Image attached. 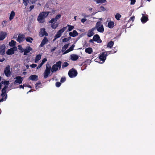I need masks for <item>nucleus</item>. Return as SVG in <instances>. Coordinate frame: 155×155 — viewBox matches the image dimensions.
Here are the masks:
<instances>
[{"mask_svg":"<svg viewBox=\"0 0 155 155\" xmlns=\"http://www.w3.org/2000/svg\"><path fill=\"white\" fill-rule=\"evenodd\" d=\"M68 41V39L67 38H64V39H63L62 41L63 42H66Z\"/></svg>","mask_w":155,"mask_h":155,"instance_id":"obj_51","label":"nucleus"},{"mask_svg":"<svg viewBox=\"0 0 155 155\" xmlns=\"http://www.w3.org/2000/svg\"><path fill=\"white\" fill-rule=\"evenodd\" d=\"M114 44V42L112 41H111L109 42L107 45V47L111 48Z\"/></svg>","mask_w":155,"mask_h":155,"instance_id":"obj_28","label":"nucleus"},{"mask_svg":"<svg viewBox=\"0 0 155 155\" xmlns=\"http://www.w3.org/2000/svg\"><path fill=\"white\" fill-rule=\"evenodd\" d=\"M16 42L13 40H12L11 42H9V45L11 47L14 46L15 45Z\"/></svg>","mask_w":155,"mask_h":155,"instance_id":"obj_30","label":"nucleus"},{"mask_svg":"<svg viewBox=\"0 0 155 155\" xmlns=\"http://www.w3.org/2000/svg\"><path fill=\"white\" fill-rule=\"evenodd\" d=\"M34 7H35V5H34L31 6L29 7V8L30 9V11H31V10H32V9H33L34 8Z\"/></svg>","mask_w":155,"mask_h":155,"instance_id":"obj_53","label":"nucleus"},{"mask_svg":"<svg viewBox=\"0 0 155 155\" xmlns=\"http://www.w3.org/2000/svg\"><path fill=\"white\" fill-rule=\"evenodd\" d=\"M4 85H8L9 84V81H5L3 82Z\"/></svg>","mask_w":155,"mask_h":155,"instance_id":"obj_44","label":"nucleus"},{"mask_svg":"<svg viewBox=\"0 0 155 155\" xmlns=\"http://www.w3.org/2000/svg\"><path fill=\"white\" fill-rule=\"evenodd\" d=\"M106 0H97V3H104L106 1Z\"/></svg>","mask_w":155,"mask_h":155,"instance_id":"obj_39","label":"nucleus"},{"mask_svg":"<svg viewBox=\"0 0 155 155\" xmlns=\"http://www.w3.org/2000/svg\"><path fill=\"white\" fill-rule=\"evenodd\" d=\"M66 80V78L65 77H62L61 79L60 80V82L61 83H63Z\"/></svg>","mask_w":155,"mask_h":155,"instance_id":"obj_38","label":"nucleus"},{"mask_svg":"<svg viewBox=\"0 0 155 155\" xmlns=\"http://www.w3.org/2000/svg\"><path fill=\"white\" fill-rule=\"evenodd\" d=\"M17 48L16 47H14L13 48L8 50L6 53L8 55H11L14 53V52L17 51Z\"/></svg>","mask_w":155,"mask_h":155,"instance_id":"obj_11","label":"nucleus"},{"mask_svg":"<svg viewBox=\"0 0 155 155\" xmlns=\"http://www.w3.org/2000/svg\"><path fill=\"white\" fill-rule=\"evenodd\" d=\"M78 33L76 30L73 31L72 32H70L69 33V35L71 37H75L78 35Z\"/></svg>","mask_w":155,"mask_h":155,"instance_id":"obj_22","label":"nucleus"},{"mask_svg":"<svg viewBox=\"0 0 155 155\" xmlns=\"http://www.w3.org/2000/svg\"><path fill=\"white\" fill-rule=\"evenodd\" d=\"M58 23L55 24V23H54L51 25V27L53 29H55L58 27Z\"/></svg>","mask_w":155,"mask_h":155,"instance_id":"obj_32","label":"nucleus"},{"mask_svg":"<svg viewBox=\"0 0 155 155\" xmlns=\"http://www.w3.org/2000/svg\"><path fill=\"white\" fill-rule=\"evenodd\" d=\"M114 51H115V52H117V47H115L114 48V49H113Z\"/></svg>","mask_w":155,"mask_h":155,"instance_id":"obj_57","label":"nucleus"},{"mask_svg":"<svg viewBox=\"0 0 155 155\" xmlns=\"http://www.w3.org/2000/svg\"><path fill=\"white\" fill-rule=\"evenodd\" d=\"M94 34V32L92 31L91 30H89L88 32L87 36L88 37H90L93 36Z\"/></svg>","mask_w":155,"mask_h":155,"instance_id":"obj_31","label":"nucleus"},{"mask_svg":"<svg viewBox=\"0 0 155 155\" xmlns=\"http://www.w3.org/2000/svg\"><path fill=\"white\" fill-rule=\"evenodd\" d=\"M5 60V58H3L2 59H0V62H2L4 61Z\"/></svg>","mask_w":155,"mask_h":155,"instance_id":"obj_61","label":"nucleus"},{"mask_svg":"<svg viewBox=\"0 0 155 155\" xmlns=\"http://www.w3.org/2000/svg\"><path fill=\"white\" fill-rule=\"evenodd\" d=\"M51 68L50 65L49 64H47L46 66V69L45 70L43 74L44 78H47L49 75L51 71Z\"/></svg>","mask_w":155,"mask_h":155,"instance_id":"obj_3","label":"nucleus"},{"mask_svg":"<svg viewBox=\"0 0 155 155\" xmlns=\"http://www.w3.org/2000/svg\"><path fill=\"white\" fill-rule=\"evenodd\" d=\"M148 20V15L143 16L141 18V21L142 23H145Z\"/></svg>","mask_w":155,"mask_h":155,"instance_id":"obj_21","label":"nucleus"},{"mask_svg":"<svg viewBox=\"0 0 155 155\" xmlns=\"http://www.w3.org/2000/svg\"><path fill=\"white\" fill-rule=\"evenodd\" d=\"M7 33L3 31L0 32V41L3 40L6 37Z\"/></svg>","mask_w":155,"mask_h":155,"instance_id":"obj_17","label":"nucleus"},{"mask_svg":"<svg viewBox=\"0 0 155 155\" xmlns=\"http://www.w3.org/2000/svg\"><path fill=\"white\" fill-rule=\"evenodd\" d=\"M55 21V19H54V18H52L51 20L49 21L48 22L49 23H54V22Z\"/></svg>","mask_w":155,"mask_h":155,"instance_id":"obj_43","label":"nucleus"},{"mask_svg":"<svg viewBox=\"0 0 155 155\" xmlns=\"http://www.w3.org/2000/svg\"><path fill=\"white\" fill-rule=\"evenodd\" d=\"M47 61V59L46 58H44L42 61L41 63L42 64H43Z\"/></svg>","mask_w":155,"mask_h":155,"instance_id":"obj_42","label":"nucleus"},{"mask_svg":"<svg viewBox=\"0 0 155 155\" xmlns=\"http://www.w3.org/2000/svg\"><path fill=\"white\" fill-rule=\"evenodd\" d=\"M25 84V87H29V88H31V86L29 84Z\"/></svg>","mask_w":155,"mask_h":155,"instance_id":"obj_49","label":"nucleus"},{"mask_svg":"<svg viewBox=\"0 0 155 155\" xmlns=\"http://www.w3.org/2000/svg\"><path fill=\"white\" fill-rule=\"evenodd\" d=\"M121 17V15L119 13H117L115 15V18L117 20H119L120 18Z\"/></svg>","mask_w":155,"mask_h":155,"instance_id":"obj_34","label":"nucleus"},{"mask_svg":"<svg viewBox=\"0 0 155 155\" xmlns=\"http://www.w3.org/2000/svg\"><path fill=\"white\" fill-rule=\"evenodd\" d=\"M6 90H3V89L2 90V94L1 95L2 96V97H4L5 96V101L6 99L7 98V94H6Z\"/></svg>","mask_w":155,"mask_h":155,"instance_id":"obj_23","label":"nucleus"},{"mask_svg":"<svg viewBox=\"0 0 155 155\" xmlns=\"http://www.w3.org/2000/svg\"><path fill=\"white\" fill-rule=\"evenodd\" d=\"M71 51L70 50L69 48L68 50H67L64 53V54H66L67 53H68L69 52Z\"/></svg>","mask_w":155,"mask_h":155,"instance_id":"obj_50","label":"nucleus"},{"mask_svg":"<svg viewBox=\"0 0 155 155\" xmlns=\"http://www.w3.org/2000/svg\"><path fill=\"white\" fill-rule=\"evenodd\" d=\"M25 86V84H24L23 85H20L19 87L20 88H22V89H24Z\"/></svg>","mask_w":155,"mask_h":155,"instance_id":"obj_56","label":"nucleus"},{"mask_svg":"<svg viewBox=\"0 0 155 155\" xmlns=\"http://www.w3.org/2000/svg\"><path fill=\"white\" fill-rule=\"evenodd\" d=\"M32 50V48L30 46L27 47L25 49H23V50L22 52L24 51V55H27L29 53L30 51Z\"/></svg>","mask_w":155,"mask_h":155,"instance_id":"obj_15","label":"nucleus"},{"mask_svg":"<svg viewBox=\"0 0 155 155\" xmlns=\"http://www.w3.org/2000/svg\"><path fill=\"white\" fill-rule=\"evenodd\" d=\"M15 79H16V80L14 82V84H20L22 83L23 78L21 76H17Z\"/></svg>","mask_w":155,"mask_h":155,"instance_id":"obj_9","label":"nucleus"},{"mask_svg":"<svg viewBox=\"0 0 155 155\" xmlns=\"http://www.w3.org/2000/svg\"><path fill=\"white\" fill-rule=\"evenodd\" d=\"M48 12H42L40 13L37 18L38 21L39 23H44L45 22V18L48 16Z\"/></svg>","mask_w":155,"mask_h":155,"instance_id":"obj_1","label":"nucleus"},{"mask_svg":"<svg viewBox=\"0 0 155 155\" xmlns=\"http://www.w3.org/2000/svg\"><path fill=\"white\" fill-rule=\"evenodd\" d=\"M100 10L101 11H103L105 10V9L104 7L102 6H101L100 7Z\"/></svg>","mask_w":155,"mask_h":155,"instance_id":"obj_48","label":"nucleus"},{"mask_svg":"<svg viewBox=\"0 0 155 155\" xmlns=\"http://www.w3.org/2000/svg\"><path fill=\"white\" fill-rule=\"evenodd\" d=\"M108 55L106 52H102L99 57V59L102 61L101 63H103L106 59V57Z\"/></svg>","mask_w":155,"mask_h":155,"instance_id":"obj_7","label":"nucleus"},{"mask_svg":"<svg viewBox=\"0 0 155 155\" xmlns=\"http://www.w3.org/2000/svg\"><path fill=\"white\" fill-rule=\"evenodd\" d=\"M41 84V82L37 83L36 84H35V88L36 89L38 88L39 87H38V85H40Z\"/></svg>","mask_w":155,"mask_h":155,"instance_id":"obj_46","label":"nucleus"},{"mask_svg":"<svg viewBox=\"0 0 155 155\" xmlns=\"http://www.w3.org/2000/svg\"><path fill=\"white\" fill-rule=\"evenodd\" d=\"M61 61H59L56 62L55 64L53 65L51 69V72L52 73H54L58 70H60L61 66Z\"/></svg>","mask_w":155,"mask_h":155,"instance_id":"obj_2","label":"nucleus"},{"mask_svg":"<svg viewBox=\"0 0 155 155\" xmlns=\"http://www.w3.org/2000/svg\"><path fill=\"white\" fill-rule=\"evenodd\" d=\"M43 65L41 63H40L37 67V69H38L39 68H40Z\"/></svg>","mask_w":155,"mask_h":155,"instance_id":"obj_55","label":"nucleus"},{"mask_svg":"<svg viewBox=\"0 0 155 155\" xmlns=\"http://www.w3.org/2000/svg\"><path fill=\"white\" fill-rule=\"evenodd\" d=\"M67 26L68 27V30L69 31H71L74 28V27L73 26L67 25Z\"/></svg>","mask_w":155,"mask_h":155,"instance_id":"obj_36","label":"nucleus"},{"mask_svg":"<svg viewBox=\"0 0 155 155\" xmlns=\"http://www.w3.org/2000/svg\"><path fill=\"white\" fill-rule=\"evenodd\" d=\"M82 15L84 17H88V16H87L84 13H83L82 14Z\"/></svg>","mask_w":155,"mask_h":155,"instance_id":"obj_62","label":"nucleus"},{"mask_svg":"<svg viewBox=\"0 0 155 155\" xmlns=\"http://www.w3.org/2000/svg\"><path fill=\"white\" fill-rule=\"evenodd\" d=\"M5 45L3 44L0 45V54L3 55L5 54Z\"/></svg>","mask_w":155,"mask_h":155,"instance_id":"obj_12","label":"nucleus"},{"mask_svg":"<svg viewBox=\"0 0 155 155\" xmlns=\"http://www.w3.org/2000/svg\"><path fill=\"white\" fill-rule=\"evenodd\" d=\"M8 85H5L4 87L3 88V90H6V89L8 88Z\"/></svg>","mask_w":155,"mask_h":155,"instance_id":"obj_58","label":"nucleus"},{"mask_svg":"<svg viewBox=\"0 0 155 155\" xmlns=\"http://www.w3.org/2000/svg\"><path fill=\"white\" fill-rule=\"evenodd\" d=\"M95 29H96V25L94 27L92 28L90 30L91 31H93Z\"/></svg>","mask_w":155,"mask_h":155,"instance_id":"obj_59","label":"nucleus"},{"mask_svg":"<svg viewBox=\"0 0 155 155\" xmlns=\"http://www.w3.org/2000/svg\"><path fill=\"white\" fill-rule=\"evenodd\" d=\"M39 34V36L41 37H42L44 35L47 36L48 35V33L45 31V29L44 28L40 29Z\"/></svg>","mask_w":155,"mask_h":155,"instance_id":"obj_10","label":"nucleus"},{"mask_svg":"<svg viewBox=\"0 0 155 155\" xmlns=\"http://www.w3.org/2000/svg\"><path fill=\"white\" fill-rule=\"evenodd\" d=\"M41 55L40 54L37 55L35 58V63H37L38 61L40 60L41 58Z\"/></svg>","mask_w":155,"mask_h":155,"instance_id":"obj_26","label":"nucleus"},{"mask_svg":"<svg viewBox=\"0 0 155 155\" xmlns=\"http://www.w3.org/2000/svg\"><path fill=\"white\" fill-rule=\"evenodd\" d=\"M78 74L77 71L74 68H72L70 69L68 72V75L71 78H73L76 77Z\"/></svg>","mask_w":155,"mask_h":155,"instance_id":"obj_5","label":"nucleus"},{"mask_svg":"<svg viewBox=\"0 0 155 155\" xmlns=\"http://www.w3.org/2000/svg\"><path fill=\"white\" fill-rule=\"evenodd\" d=\"M61 15L60 14H58L56 15L55 18H54L55 19V21H57L59 18H60Z\"/></svg>","mask_w":155,"mask_h":155,"instance_id":"obj_37","label":"nucleus"},{"mask_svg":"<svg viewBox=\"0 0 155 155\" xmlns=\"http://www.w3.org/2000/svg\"><path fill=\"white\" fill-rule=\"evenodd\" d=\"M4 101V99L2 98V99H0V102H3Z\"/></svg>","mask_w":155,"mask_h":155,"instance_id":"obj_63","label":"nucleus"},{"mask_svg":"<svg viewBox=\"0 0 155 155\" xmlns=\"http://www.w3.org/2000/svg\"><path fill=\"white\" fill-rule=\"evenodd\" d=\"M93 41L94 40L93 39H90L89 40V42L90 43H92L93 42Z\"/></svg>","mask_w":155,"mask_h":155,"instance_id":"obj_64","label":"nucleus"},{"mask_svg":"<svg viewBox=\"0 0 155 155\" xmlns=\"http://www.w3.org/2000/svg\"><path fill=\"white\" fill-rule=\"evenodd\" d=\"M96 28L97 31L101 33H103L104 31V26L101 21L97 22L96 24Z\"/></svg>","mask_w":155,"mask_h":155,"instance_id":"obj_4","label":"nucleus"},{"mask_svg":"<svg viewBox=\"0 0 155 155\" xmlns=\"http://www.w3.org/2000/svg\"><path fill=\"white\" fill-rule=\"evenodd\" d=\"M25 36L23 34L19 35L18 36V38L17 39V41L20 43L21 42H22L24 40Z\"/></svg>","mask_w":155,"mask_h":155,"instance_id":"obj_14","label":"nucleus"},{"mask_svg":"<svg viewBox=\"0 0 155 155\" xmlns=\"http://www.w3.org/2000/svg\"><path fill=\"white\" fill-rule=\"evenodd\" d=\"M75 47V45L74 44L72 45L69 48L70 50L71 51L74 50V48Z\"/></svg>","mask_w":155,"mask_h":155,"instance_id":"obj_45","label":"nucleus"},{"mask_svg":"<svg viewBox=\"0 0 155 155\" xmlns=\"http://www.w3.org/2000/svg\"><path fill=\"white\" fill-rule=\"evenodd\" d=\"M114 25V23L113 21L109 22L108 24V27L110 28H113Z\"/></svg>","mask_w":155,"mask_h":155,"instance_id":"obj_25","label":"nucleus"},{"mask_svg":"<svg viewBox=\"0 0 155 155\" xmlns=\"http://www.w3.org/2000/svg\"><path fill=\"white\" fill-rule=\"evenodd\" d=\"M61 85V82H56L55 84V85L56 87H59Z\"/></svg>","mask_w":155,"mask_h":155,"instance_id":"obj_41","label":"nucleus"},{"mask_svg":"<svg viewBox=\"0 0 155 155\" xmlns=\"http://www.w3.org/2000/svg\"><path fill=\"white\" fill-rule=\"evenodd\" d=\"M69 45V44L64 45L62 47V51H65L68 48Z\"/></svg>","mask_w":155,"mask_h":155,"instance_id":"obj_35","label":"nucleus"},{"mask_svg":"<svg viewBox=\"0 0 155 155\" xmlns=\"http://www.w3.org/2000/svg\"><path fill=\"white\" fill-rule=\"evenodd\" d=\"M37 66V65L35 64H33L31 65H30V66L32 68H35Z\"/></svg>","mask_w":155,"mask_h":155,"instance_id":"obj_47","label":"nucleus"},{"mask_svg":"<svg viewBox=\"0 0 155 155\" xmlns=\"http://www.w3.org/2000/svg\"><path fill=\"white\" fill-rule=\"evenodd\" d=\"M23 3L24 5L26 6L28 4L29 1H30V2L32 4L35 3L37 1V0H22Z\"/></svg>","mask_w":155,"mask_h":155,"instance_id":"obj_16","label":"nucleus"},{"mask_svg":"<svg viewBox=\"0 0 155 155\" xmlns=\"http://www.w3.org/2000/svg\"><path fill=\"white\" fill-rule=\"evenodd\" d=\"M87 20V19L85 18H82L81 19V22L83 23H84Z\"/></svg>","mask_w":155,"mask_h":155,"instance_id":"obj_52","label":"nucleus"},{"mask_svg":"<svg viewBox=\"0 0 155 155\" xmlns=\"http://www.w3.org/2000/svg\"><path fill=\"white\" fill-rule=\"evenodd\" d=\"M69 65L68 63L66 62H64L62 64V68H64L68 66Z\"/></svg>","mask_w":155,"mask_h":155,"instance_id":"obj_33","label":"nucleus"},{"mask_svg":"<svg viewBox=\"0 0 155 155\" xmlns=\"http://www.w3.org/2000/svg\"><path fill=\"white\" fill-rule=\"evenodd\" d=\"M3 81H2L0 83V90L1 89L2 87V84H3Z\"/></svg>","mask_w":155,"mask_h":155,"instance_id":"obj_60","label":"nucleus"},{"mask_svg":"<svg viewBox=\"0 0 155 155\" xmlns=\"http://www.w3.org/2000/svg\"><path fill=\"white\" fill-rule=\"evenodd\" d=\"M71 59L73 61H76L79 58V56L76 54H72L70 55Z\"/></svg>","mask_w":155,"mask_h":155,"instance_id":"obj_20","label":"nucleus"},{"mask_svg":"<svg viewBox=\"0 0 155 155\" xmlns=\"http://www.w3.org/2000/svg\"><path fill=\"white\" fill-rule=\"evenodd\" d=\"M4 73L5 76L7 77H9L11 75V71L10 66L9 65H7L5 69Z\"/></svg>","mask_w":155,"mask_h":155,"instance_id":"obj_8","label":"nucleus"},{"mask_svg":"<svg viewBox=\"0 0 155 155\" xmlns=\"http://www.w3.org/2000/svg\"><path fill=\"white\" fill-rule=\"evenodd\" d=\"M15 15V12L13 11H12L11 12L9 18V20L10 21H11L14 18Z\"/></svg>","mask_w":155,"mask_h":155,"instance_id":"obj_27","label":"nucleus"},{"mask_svg":"<svg viewBox=\"0 0 155 155\" xmlns=\"http://www.w3.org/2000/svg\"><path fill=\"white\" fill-rule=\"evenodd\" d=\"M85 52L87 53L91 54L93 52V49L89 47L85 49Z\"/></svg>","mask_w":155,"mask_h":155,"instance_id":"obj_24","label":"nucleus"},{"mask_svg":"<svg viewBox=\"0 0 155 155\" xmlns=\"http://www.w3.org/2000/svg\"><path fill=\"white\" fill-rule=\"evenodd\" d=\"M108 52H109V54H114L116 53L113 49L111 51H109Z\"/></svg>","mask_w":155,"mask_h":155,"instance_id":"obj_54","label":"nucleus"},{"mask_svg":"<svg viewBox=\"0 0 155 155\" xmlns=\"http://www.w3.org/2000/svg\"><path fill=\"white\" fill-rule=\"evenodd\" d=\"M67 27H64L63 28L59 30L57 32V34L54 36V41L56 39L60 38L61 35L64 32L66 29Z\"/></svg>","mask_w":155,"mask_h":155,"instance_id":"obj_6","label":"nucleus"},{"mask_svg":"<svg viewBox=\"0 0 155 155\" xmlns=\"http://www.w3.org/2000/svg\"><path fill=\"white\" fill-rule=\"evenodd\" d=\"M135 19V16H133L132 17H130V18L129 20V21L130 22L132 21V22H133L134 20Z\"/></svg>","mask_w":155,"mask_h":155,"instance_id":"obj_40","label":"nucleus"},{"mask_svg":"<svg viewBox=\"0 0 155 155\" xmlns=\"http://www.w3.org/2000/svg\"><path fill=\"white\" fill-rule=\"evenodd\" d=\"M93 40L95 41H97L98 43H101L102 41L99 35L97 34L95 35L93 37Z\"/></svg>","mask_w":155,"mask_h":155,"instance_id":"obj_13","label":"nucleus"},{"mask_svg":"<svg viewBox=\"0 0 155 155\" xmlns=\"http://www.w3.org/2000/svg\"><path fill=\"white\" fill-rule=\"evenodd\" d=\"M28 80L36 81L38 80V76L36 75H31L29 77Z\"/></svg>","mask_w":155,"mask_h":155,"instance_id":"obj_18","label":"nucleus"},{"mask_svg":"<svg viewBox=\"0 0 155 155\" xmlns=\"http://www.w3.org/2000/svg\"><path fill=\"white\" fill-rule=\"evenodd\" d=\"M48 41V38L46 37H45L40 44V46L41 47H43Z\"/></svg>","mask_w":155,"mask_h":155,"instance_id":"obj_19","label":"nucleus"},{"mask_svg":"<svg viewBox=\"0 0 155 155\" xmlns=\"http://www.w3.org/2000/svg\"><path fill=\"white\" fill-rule=\"evenodd\" d=\"M26 41L28 42H29L30 43H32V41L33 40V39L30 37H26L25 38Z\"/></svg>","mask_w":155,"mask_h":155,"instance_id":"obj_29","label":"nucleus"}]
</instances>
